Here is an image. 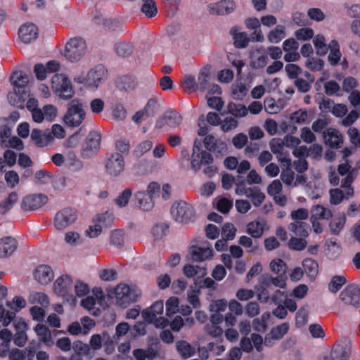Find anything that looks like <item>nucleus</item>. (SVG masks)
<instances>
[{"label":"nucleus","mask_w":360,"mask_h":360,"mask_svg":"<svg viewBox=\"0 0 360 360\" xmlns=\"http://www.w3.org/2000/svg\"><path fill=\"white\" fill-rule=\"evenodd\" d=\"M235 183V192L238 195H245L250 198L255 207L262 205L265 199V195L257 186L247 187L244 180L241 176H238L236 179L228 174H225L221 177L222 187L226 190H229L233 184Z\"/></svg>","instance_id":"obj_1"},{"label":"nucleus","mask_w":360,"mask_h":360,"mask_svg":"<svg viewBox=\"0 0 360 360\" xmlns=\"http://www.w3.org/2000/svg\"><path fill=\"white\" fill-rule=\"evenodd\" d=\"M85 105L78 98L72 99L68 104L67 111L63 117L65 124L70 127H77L86 118Z\"/></svg>","instance_id":"obj_2"},{"label":"nucleus","mask_w":360,"mask_h":360,"mask_svg":"<svg viewBox=\"0 0 360 360\" xmlns=\"http://www.w3.org/2000/svg\"><path fill=\"white\" fill-rule=\"evenodd\" d=\"M105 75L106 70L103 65H99L91 69L86 75L83 73L75 75L74 81L87 88L96 89L105 79Z\"/></svg>","instance_id":"obj_3"},{"label":"nucleus","mask_w":360,"mask_h":360,"mask_svg":"<svg viewBox=\"0 0 360 360\" xmlns=\"http://www.w3.org/2000/svg\"><path fill=\"white\" fill-rule=\"evenodd\" d=\"M51 89L62 100H70L75 94V89L68 77L64 74H55L51 78Z\"/></svg>","instance_id":"obj_4"},{"label":"nucleus","mask_w":360,"mask_h":360,"mask_svg":"<svg viewBox=\"0 0 360 360\" xmlns=\"http://www.w3.org/2000/svg\"><path fill=\"white\" fill-rule=\"evenodd\" d=\"M354 179L355 174L354 172L352 171L342 180L341 186L345 189V192L340 188L330 190V203L331 205H338L340 204L344 199H349V198L353 195L354 191L350 186Z\"/></svg>","instance_id":"obj_5"},{"label":"nucleus","mask_w":360,"mask_h":360,"mask_svg":"<svg viewBox=\"0 0 360 360\" xmlns=\"http://www.w3.org/2000/svg\"><path fill=\"white\" fill-rule=\"evenodd\" d=\"M172 218L180 223H188L195 218V210L193 205L184 200L175 202L170 210Z\"/></svg>","instance_id":"obj_6"},{"label":"nucleus","mask_w":360,"mask_h":360,"mask_svg":"<svg viewBox=\"0 0 360 360\" xmlns=\"http://www.w3.org/2000/svg\"><path fill=\"white\" fill-rule=\"evenodd\" d=\"M73 280L71 276L63 274L54 281L53 291L59 297H61L65 301L75 304V299L71 294Z\"/></svg>","instance_id":"obj_7"},{"label":"nucleus","mask_w":360,"mask_h":360,"mask_svg":"<svg viewBox=\"0 0 360 360\" xmlns=\"http://www.w3.org/2000/svg\"><path fill=\"white\" fill-rule=\"evenodd\" d=\"M86 42L81 38H72L65 45L64 56L70 62H77L84 56Z\"/></svg>","instance_id":"obj_8"},{"label":"nucleus","mask_w":360,"mask_h":360,"mask_svg":"<svg viewBox=\"0 0 360 360\" xmlns=\"http://www.w3.org/2000/svg\"><path fill=\"white\" fill-rule=\"evenodd\" d=\"M114 294L116 304L122 307H126L135 302L139 296L134 288H131L129 285L123 283L117 285Z\"/></svg>","instance_id":"obj_9"},{"label":"nucleus","mask_w":360,"mask_h":360,"mask_svg":"<svg viewBox=\"0 0 360 360\" xmlns=\"http://www.w3.org/2000/svg\"><path fill=\"white\" fill-rule=\"evenodd\" d=\"M77 219V213L71 207H65L58 211L53 219V226L58 231L72 226Z\"/></svg>","instance_id":"obj_10"},{"label":"nucleus","mask_w":360,"mask_h":360,"mask_svg":"<svg viewBox=\"0 0 360 360\" xmlns=\"http://www.w3.org/2000/svg\"><path fill=\"white\" fill-rule=\"evenodd\" d=\"M199 145H200L199 143ZM213 162L212 155L203 150L200 146L197 144L195 141L193 148V153L191 158V168L195 172L200 169L201 167L204 165H210Z\"/></svg>","instance_id":"obj_11"},{"label":"nucleus","mask_w":360,"mask_h":360,"mask_svg":"<svg viewBox=\"0 0 360 360\" xmlns=\"http://www.w3.org/2000/svg\"><path fill=\"white\" fill-rule=\"evenodd\" d=\"M125 162L124 157L118 153L111 154L106 160V172L112 176H119L124 169Z\"/></svg>","instance_id":"obj_12"},{"label":"nucleus","mask_w":360,"mask_h":360,"mask_svg":"<svg viewBox=\"0 0 360 360\" xmlns=\"http://www.w3.org/2000/svg\"><path fill=\"white\" fill-rule=\"evenodd\" d=\"M236 4L233 0H221L207 6V11L212 15H225L233 12Z\"/></svg>","instance_id":"obj_13"},{"label":"nucleus","mask_w":360,"mask_h":360,"mask_svg":"<svg viewBox=\"0 0 360 360\" xmlns=\"http://www.w3.org/2000/svg\"><path fill=\"white\" fill-rule=\"evenodd\" d=\"M340 299L345 304L360 305V288L356 285H347L340 294Z\"/></svg>","instance_id":"obj_14"},{"label":"nucleus","mask_w":360,"mask_h":360,"mask_svg":"<svg viewBox=\"0 0 360 360\" xmlns=\"http://www.w3.org/2000/svg\"><path fill=\"white\" fill-rule=\"evenodd\" d=\"M58 116V108L52 104H46L39 110L33 113V121L37 123L53 122Z\"/></svg>","instance_id":"obj_15"},{"label":"nucleus","mask_w":360,"mask_h":360,"mask_svg":"<svg viewBox=\"0 0 360 360\" xmlns=\"http://www.w3.org/2000/svg\"><path fill=\"white\" fill-rule=\"evenodd\" d=\"M290 326L288 323H283L271 328V331L265 336L264 345L273 347L278 340H281L289 330Z\"/></svg>","instance_id":"obj_16"},{"label":"nucleus","mask_w":360,"mask_h":360,"mask_svg":"<svg viewBox=\"0 0 360 360\" xmlns=\"http://www.w3.org/2000/svg\"><path fill=\"white\" fill-rule=\"evenodd\" d=\"M101 136L96 132H91L83 145L82 154L89 158L94 155L100 148Z\"/></svg>","instance_id":"obj_17"},{"label":"nucleus","mask_w":360,"mask_h":360,"mask_svg":"<svg viewBox=\"0 0 360 360\" xmlns=\"http://www.w3.org/2000/svg\"><path fill=\"white\" fill-rule=\"evenodd\" d=\"M181 121L182 117L179 113L176 111L169 110L165 112L164 115L157 120L155 127L158 129H162L165 126L176 128L181 124Z\"/></svg>","instance_id":"obj_18"},{"label":"nucleus","mask_w":360,"mask_h":360,"mask_svg":"<svg viewBox=\"0 0 360 360\" xmlns=\"http://www.w3.org/2000/svg\"><path fill=\"white\" fill-rule=\"evenodd\" d=\"M281 163V173L280 178L283 184L288 186L294 188L295 174L292 171L291 160L288 158H279Z\"/></svg>","instance_id":"obj_19"},{"label":"nucleus","mask_w":360,"mask_h":360,"mask_svg":"<svg viewBox=\"0 0 360 360\" xmlns=\"http://www.w3.org/2000/svg\"><path fill=\"white\" fill-rule=\"evenodd\" d=\"M46 195L43 194H35L27 195L23 198L21 202V208L24 210H37L47 202Z\"/></svg>","instance_id":"obj_20"},{"label":"nucleus","mask_w":360,"mask_h":360,"mask_svg":"<svg viewBox=\"0 0 360 360\" xmlns=\"http://www.w3.org/2000/svg\"><path fill=\"white\" fill-rule=\"evenodd\" d=\"M33 276L38 283L46 285L53 281L54 272L51 266L41 264L34 269Z\"/></svg>","instance_id":"obj_21"},{"label":"nucleus","mask_w":360,"mask_h":360,"mask_svg":"<svg viewBox=\"0 0 360 360\" xmlns=\"http://www.w3.org/2000/svg\"><path fill=\"white\" fill-rule=\"evenodd\" d=\"M18 35L22 42L30 44L37 39L38 37V29L33 23H25L19 28Z\"/></svg>","instance_id":"obj_22"},{"label":"nucleus","mask_w":360,"mask_h":360,"mask_svg":"<svg viewBox=\"0 0 360 360\" xmlns=\"http://www.w3.org/2000/svg\"><path fill=\"white\" fill-rule=\"evenodd\" d=\"M325 143L331 148H339L343 143V138L339 131L329 128L323 132Z\"/></svg>","instance_id":"obj_23"},{"label":"nucleus","mask_w":360,"mask_h":360,"mask_svg":"<svg viewBox=\"0 0 360 360\" xmlns=\"http://www.w3.org/2000/svg\"><path fill=\"white\" fill-rule=\"evenodd\" d=\"M31 139L37 147H45L53 141V136L49 131H41L39 129H33L31 133Z\"/></svg>","instance_id":"obj_24"},{"label":"nucleus","mask_w":360,"mask_h":360,"mask_svg":"<svg viewBox=\"0 0 360 360\" xmlns=\"http://www.w3.org/2000/svg\"><path fill=\"white\" fill-rule=\"evenodd\" d=\"M268 63V56L265 49L260 48L252 51L250 53V65L252 68L259 69L265 67Z\"/></svg>","instance_id":"obj_25"},{"label":"nucleus","mask_w":360,"mask_h":360,"mask_svg":"<svg viewBox=\"0 0 360 360\" xmlns=\"http://www.w3.org/2000/svg\"><path fill=\"white\" fill-rule=\"evenodd\" d=\"M11 81L13 86V90L17 92H20L19 91H27V86L29 82V77L22 72H14L11 76Z\"/></svg>","instance_id":"obj_26"},{"label":"nucleus","mask_w":360,"mask_h":360,"mask_svg":"<svg viewBox=\"0 0 360 360\" xmlns=\"http://www.w3.org/2000/svg\"><path fill=\"white\" fill-rule=\"evenodd\" d=\"M18 247L15 238L8 236L0 240V257L11 255Z\"/></svg>","instance_id":"obj_27"},{"label":"nucleus","mask_w":360,"mask_h":360,"mask_svg":"<svg viewBox=\"0 0 360 360\" xmlns=\"http://www.w3.org/2000/svg\"><path fill=\"white\" fill-rule=\"evenodd\" d=\"M163 302L162 300L156 301L150 307L143 311L142 316L146 321L153 323L158 315H161L163 313Z\"/></svg>","instance_id":"obj_28"},{"label":"nucleus","mask_w":360,"mask_h":360,"mask_svg":"<svg viewBox=\"0 0 360 360\" xmlns=\"http://www.w3.org/2000/svg\"><path fill=\"white\" fill-rule=\"evenodd\" d=\"M213 256V250L211 246H193L191 249L192 259L195 262H202L211 259Z\"/></svg>","instance_id":"obj_29"},{"label":"nucleus","mask_w":360,"mask_h":360,"mask_svg":"<svg viewBox=\"0 0 360 360\" xmlns=\"http://www.w3.org/2000/svg\"><path fill=\"white\" fill-rule=\"evenodd\" d=\"M34 331L39 340L46 347H51L54 345L51 332L46 326L39 323L35 326Z\"/></svg>","instance_id":"obj_30"},{"label":"nucleus","mask_w":360,"mask_h":360,"mask_svg":"<svg viewBox=\"0 0 360 360\" xmlns=\"http://www.w3.org/2000/svg\"><path fill=\"white\" fill-rule=\"evenodd\" d=\"M347 217L345 212L336 214L329 222L328 227L332 234L338 236L343 230Z\"/></svg>","instance_id":"obj_31"},{"label":"nucleus","mask_w":360,"mask_h":360,"mask_svg":"<svg viewBox=\"0 0 360 360\" xmlns=\"http://www.w3.org/2000/svg\"><path fill=\"white\" fill-rule=\"evenodd\" d=\"M333 217V212L330 209L321 205H314L311 208V219L328 220Z\"/></svg>","instance_id":"obj_32"},{"label":"nucleus","mask_w":360,"mask_h":360,"mask_svg":"<svg viewBox=\"0 0 360 360\" xmlns=\"http://www.w3.org/2000/svg\"><path fill=\"white\" fill-rule=\"evenodd\" d=\"M176 349L183 359H188L195 354V348L186 340H178L176 342Z\"/></svg>","instance_id":"obj_33"},{"label":"nucleus","mask_w":360,"mask_h":360,"mask_svg":"<svg viewBox=\"0 0 360 360\" xmlns=\"http://www.w3.org/2000/svg\"><path fill=\"white\" fill-rule=\"evenodd\" d=\"M230 34L233 37L234 44L237 48H245L248 45V34L245 32H240L238 27H232Z\"/></svg>","instance_id":"obj_34"},{"label":"nucleus","mask_w":360,"mask_h":360,"mask_svg":"<svg viewBox=\"0 0 360 360\" xmlns=\"http://www.w3.org/2000/svg\"><path fill=\"white\" fill-rule=\"evenodd\" d=\"M302 264L304 273L306 274L311 281H314L319 272L317 262L311 258H305L303 259Z\"/></svg>","instance_id":"obj_35"},{"label":"nucleus","mask_w":360,"mask_h":360,"mask_svg":"<svg viewBox=\"0 0 360 360\" xmlns=\"http://www.w3.org/2000/svg\"><path fill=\"white\" fill-rule=\"evenodd\" d=\"M17 92L13 90V91L10 92L8 94V100L10 104L17 108H23L25 100L28 97V91H22Z\"/></svg>","instance_id":"obj_36"},{"label":"nucleus","mask_w":360,"mask_h":360,"mask_svg":"<svg viewBox=\"0 0 360 360\" xmlns=\"http://www.w3.org/2000/svg\"><path fill=\"white\" fill-rule=\"evenodd\" d=\"M309 225L303 221H294L289 224L288 229L290 231L301 238H307L309 235Z\"/></svg>","instance_id":"obj_37"},{"label":"nucleus","mask_w":360,"mask_h":360,"mask_svg":"<svg viewBox=\"0 0 360 360\" xmlns=\"http://www.w3.org/2000/svg\"><path fill=\"white\" fill-rule=\"evenodd\" d=\"M135 198L138 201L139 207L143 211H149L154 207L153 198L143 191L136 192Z\"/></svg>","instance_id":"obj_38"},{"label":"nucleus","mask_w":360,"mask_h":360,"mask_svg":"<svg viewBox=\"0 0 360 360\" xmlns=\"http://www.w3.org/2000/svg\"><path fill=\"white\" fill-rule=\"evenodd\" d=\"M326 249L325 252L326 255L331 259H335L341 255L342 248L339 244L336 243L335 240H328L326 241Z\"/></svg>","instance_id":"obj_39"},{"label":"nucleus","mask_w":360,"mask_h":360,"mask_svg":"<svg viewBox=\"0 0 360 360\" xmlns=\"http://www.w3.org/2000/svg\"><path fill=\"white\" fill-rule=\"evenodd\" d=\"M210 80V68L203 67L200 69L197 79L198 89L205 91L208 88Z\"/></svg>","instance_id":"obj_40"},{"label":"nucleus","mask_w":360,"mask_h":360,"mask_svg":"<svg viewBox=\"0 0 360 360\" xmlns=\"http://www.w3.org/2000/svg\"><path fill=\"white\" fill-rule=\"evenodd\" d=\"M184 274L187 277H193L197 276L198 278H202L207 275V270L205 267H200L197 265L186 264L183 268Z\"/></svg>","instance_id":"obj_41"},{"label":"nucleus","mask_w":360,"mask_h":360,"mask_svg":"<svg viewBox=\"0 0 360 360\" xmlns=\"http://www.w3.org/2000/svg\"><path fill=\"white\" fill-rule=\"evenodd\" d=\"M264 223L262 221H251L247 225V232L253 238H259L264 233Z\"/></svg>","instance_id":"obj_42"},{"label":"nucleus","mask_w":360,"mask_h":360,"mask_svg":"<svg viewBox=\"0 0 360 360\" xmlns=\"http://www.w3.org/2000/svg\"><path fill=\"white\" fill-rule=\"evenodd\" d=\"M141 12L148 18H153L158 13V7L154 0H142Z\"/></svg>","instance_id":"obj_43"},{"label":"nucleus","mask_w":360,"mask_h":360,"mask_svg":"<svg viewBox=\"0 0 360 360\" xmlns=\"http://www.w3.org/2000/svg\"><path fill=\"white\" fill-rule=\"evenodd\" d=\"M262 283L266 285L267 287H270L273 285L275 287L284 288L286 286V279L285 277L283 276H278L276 277L265 276L262 277Z\"/></svg>","instance_id":"obj_44"},{"label":"nucleus","mask_w":360,"mask_h":360,"mask_svg":"<svg viewBox=\"0 0 360 360\" xmlns=\"http://www.w3.org/2000/svg\"><path fill=\"white\" fill-rule=\"evenodd\" d=\"M28 300L31 304H40L44 307H46L49 304L48 296L45 293L41 292H31L29 295Z\"/></svg>","instance_id":"obj_45"},{"label":"nucleus","mask_w":360,"mask_h":360,"mask_svg":"<svg viewBox=\"0 0 360 360\" xmlns=\"http://www.w3.org/2000/svg\"><path fill=\"white\" fill-rule=\"evenodd\" d=\"M166 316H172L179 311V300L176 297H170L165 302Z\"/></svg>","instance_id":"obj_46"},{"label":"nucleus","mask_w":360,"mask_h":360,"mask_svg":"<svg viewBox=\"0 0 360 360\" xmlns=\"http://www.w3.org/2000/svg\"><path fill=\"white\" fill-rule=\"evenodd\" d=\"M133 356L136 360H152L155 357L156 353L152 348L135 349L133 351Z\"/></svg>","instance_id":"obj_47"},{"label":"nucleus","mask_w":360,"mask_h":360,"mask_svg":"<svg viewBox=\"0 0 360 360\" xmlns=\"http://www.w3.org/2000/svg\"><path fill=\"white\" fill-rule=\"evenodd\" d=\"M285 36L284 27L281 25H278L268 34L267 39L269 42L277 44L280 42Z\"/></svg>","instance_id":"obj_48"},{"label":"nucleus","mask_w":360,"mask_h":360,"mask_svg":"<svg viewBox=\"0 0 360 360\" xmlns=\"http://www.w3.org/2000/svg\"><path fill=\"white\" fill-rule=\"evenodd\" d=\"M64 241L69 245L77 246L82 243V238L77 231H69L64 235Z\"/></svg>","instance_id":"obj_49"},{"label":"nucleus","mask_w":360,"mask_h":360,"mask_svg":"<svg viewBox=\"0 0 360 360\" xmlns=\"http://www.w3.org/2000/svg\"><path fill=\"white\" fill-rule=\"evenodd\" d=\"M205 148L209 150L216 151V147H219L221 150H226V145L224 141H217L212 136H207L203 141Z\"/></svg>","instance_id":"obj_50"},{"label":"nucleus","mask_w":360,"mask_h":360,"mask_svg":"<svg viewBox=\"0 0 360 360\" xmlns=\"http://www.w3.org/2000/svg\"><path fill=\"white\" fill-rule=\"evenodd\" d=\"M103 28L110 32H119L122 30V23L113 18H104L101 22Z\"/></svg>","instance_id":"obj_51"},{"label":"nucleus","mask_w":360,"mask_h":360,"mask_svg":"<svg viewBox=\"0 0 360 360\" xmlns=\"http://www.w3.org/2000/svg\"><path fill=\"white\" fill-rule=\"evenodd\" d=\"M182 85L184 91L187 93H191L198 90L195 77L190 75L184 77Z\"/></svg>","instance_id":"obj_52"},{"label":"nucleus","mask_w":360,"mask_h":360,"mask_svg":"<svg viewBox=\"0 0 360 360\" xmlns=\"http://www.w3.org/2000/svg\"><path fill=\"white\" fill-rule=\"evenodd\" d=\"M18 200V195L16 192H11L8 198L0 202V209L5 213L9 211Z\"/></svg>","instance_id":"obj_53"},{"label":"nucleus","mask_w":360,"mask_h":360,"mask_svg":"<svg viewBox=\"0 0 360 360\" xmlns=\"http://www.w3.org/2000/svg\"><path fill=\"white\" fill-rule=\"evenodd\" d=\"M229 112L235 117H245L248 115V108L242 104L230 103L228 105Z\"/></svg>","instance_id":"obj_54"},{"label":"nucleus","mask_w":360,"mask_h":360,"mask_svg":"<svg viewBox=\"0 0 360 360\" xmlns=\"http://www.w3.org/2000/svg\"><path fill=\"white\" fill-rule=\"evenodd\" d=\"M269 287H267L266 285L262 283V278L260 280V284L257 287L255 288V290L257 293V299L259 302L266 303L269 302V300H271V297L269 296V292L268 290V288Z\"/></svg>","instance_id":"obj_55"},{"label":"nucleus","mask_w":360,"mask_h":360,"mask_svg":"<svg viewBox=\"0 0 360 360\" xmlns=\"http://www.w3.org/2000/svg\"><path fill=\"white\" fill-rule=\"evenodd\" d=\"M153 147V142L149 140H146L141 142L134 150L133 154L136 158H139L142 157L146 153L149 151Z\"/></svg>","instance_id":"obj_56"},{"label":"nucleus","mask_w":360,"mask_h":360,"mask_svg":"<svg viewBox=\"0 0 360 360\" xmlns=\"http://www.w3.org/2000/svg\"><path fill=\"white\" fill-rule=\"evenodd\" d=\"M346 283V278L342 276H335L328 284V289L331 292H337L343 285Z\"/></svg>","instance_id":"obj_57"},{"label":"nucleus","mask_w":360,"mask_h":360,"mask_svg":"<svg viewBox=\"0 0 360 360\" xmlns=\"http://www.w3.org/2000/svg\"><path fill=\"white\" fill-rule=\"evenodd\" d=\"M132 195V191L129 188L124 190L115 200V204L119 207H124L127 205Z\"/></svg>","instance_id":"obj_58"},{"label":"nucleus","mask_w":360,"mask_h":360,"mask_svg":"<svg viewBox=\"0 0 360 360\" xmlns=\"http://www.w3.org/2000/svg\"><path fill=\"white\" fill-rule=\"evenodd\" d=\"M270 148L273 153L279 155V158H282L281 157L283 155V146L284 143L283 139H273L270 143Z\"/></svg>","instance_id":"obj_59"},{"label":"nucleus","mask_w":360,"mask_h":360,"mask_svg":"<svg viewBox=\"0 0 360 360\" xmlns=\"http://www.w3.org/2000/svg\"><path fill=\"white\" fill-rule=\"evenodd\" d=\"M4 179L8 187L11 188H15L20 181L18 174L14 170L6 172L4 175Z\"/></svg>","instance_id":"obj_60"},{"label":"nucleus","mask_w":360,"mask_h":360,"mask_svg":"<svg viewBox=\"0 0 360 360\" xmlns=\"http://www.w3.org/2000/svg\"><path fill=\"white\" fill-rule=\"evenodd\" d=\"M305 238H296V237H292L289 242H288V246L290 249L297 251H301L304 250L307 245V242L304 239Z\"/></svg>","instance_id":"obj_61"},{"label":"nucleus","mask_w":360,"mask_h":360,"mask_svg":"<svg viewBox=\"0 0 360 360\" xmlns=\"http://www.w3.org/2000/svg\"><path fill=\"white\" fill-rule=\"evenodd\" d=\"M130 326L127 322H121L118 323L115 327V334L113 337L118 341L120 340L121 338L125 336L129 331Z\"/></svg>","instance_id":"obj_62"},{"label":"nucleus","mask_w":360,"mask_h":360,"mask_svg":"<svg viewBox=\"0 0 360 360\" xmlns=\"http://www.w3.org/2000/svg\"><path fill=\"white\" fill-rule=\"evenodd\" d=\"M314 44L316 48V53L319 55H324L327 51V46L325 38L321 34H318L314 38Z\"/></svg>","instance_id":"obj_63"},{"label":"nucleus","mask_w":360,"mask_h":360,"mask_svg":"<svg viewBox=\"0 0 360 360\" xmlns=\"http://www.w3.org/2000/svg\"><path fill=\"white\" fill-rule=\"evenodd\" d=\"M115 51L119 56L126 57L131 54L133 47L129 43L121 42L116 44Z\"/></svg>","instance_id":"obj_64"}]
</instances>
